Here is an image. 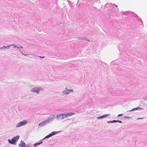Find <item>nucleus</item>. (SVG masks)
<instances>
[{
  "mask_svg": "<svg viewBox=\"0 0 147 147\" xmlns=\"http://www.w3.org/2000/svg\"><path fill=\"white\" fill-rule=\"evenodd\" d=\"M19 136H17L15 137H13L11 140L8 139V142L11 144H15L16 142H17L19 138Z\"/></svg>",
  "mask_w": 147,
  "mask_h": 147,
  "instance_id": "f257e3e1",
  "label": "nucleus"
},
{
  "mask_svg": "<svg viewBox=\"0 0 147 147\" xmlns=\"http://www.w3.org/2000/svg\"><path fill=\"white\" fill-rule=\"evenodd\" d=\"M75 114L73 113H65L64 114H61V115L62 116H63L65 118H67L69 116H71L73 115H74Z\"/></svg>",
  "mask_w": 147,
  "mask_h": 147,
  "instance_id": "f03ea898",
  "label": "nucleus"
},
{
  "mask_svg": "<svg viewBox=\"0 0 147 147\" xmlns=\"http://www.w3.org/2000/svg\"><path fill=\"white\" fill-rule=\"evenodd\" d=\"M27 122V121H20L16 125V127H19L23 125H25Z\"/></svg>",
  "mask_w": 147,
  "mask_h": 147,
  "instance_id": "7ed1b4c3",
  "label": "nucleus"
},
{
  "mask_svg": "<svg viewBox=\"0 0 147 147\" xmlns=\"http://www.w3.org/2000/svg\"><path fill=\"white\" fill-rule=\"evenodd\" d=\"M49 121L47 120L40 123L38 124L39 127H41L42 126L45 125L46 123H47Z\"/></svg>",
  "mask_w": 147,
  "mask_h": 147,
  "instance_id": "20e7f679",
  "label": "nucleus"
},
{
  "mask_svg": "<svg viewBox=\"0 0 147 147\" xmlns=\"http://www.w3.org/2000/svg\"><path fill=\"white\" fill-rule=\"evenodd\" d=\"M25 146V143L22 141H21L20 143L18 144L19 147H24Z\"/></svg>",
  "mask_w": 147,
  "mask_h": 147,
  "instance_id": "39448f33",
  "label": "nucleus"
},
{
  "mask_svg": "<svg viewBox=\"0 0 147 147\" xmlns=\"http://www.w3.org/2000/svg\"><path fill=\"white\" fill-rule=\"evenodd\" d=\"M32 92H35L37 93H38L39 92V89L37 88H33L32 90Z\"/></svg>",
  "mask_w": 147,
  "mask_h": 147,
  "instance_id": "423d86ee",
  "label": "nucleus"
},
{
  "mask_svg": "<svg viewBox=\"0 0 147 147\" xmlns=\"http://www.w3.org/2000/svg\"><path fill=\"white\" fill-rule=\"evenodd\" d=\"M54 135V134H49V135H47V136H46L45 137V138H48L52 136L53 135Z\"/></svg>",
  "mask_w": 147,
  "mask_h": 147,
  "instance_id": "0eeeda50",
  "label": "nucleus"
},
{
  "mask_svg": "<svg viewBox=\"0 0 147 147\" xmlns=\"http://www.w3.org/2000/svg\"><path fill=\"white\" fill-rule=\"evenodd\" d=\"M117 120H114L112 121H109L107 122L108 123H115L117 122Z\"/></svg>",
  "mask_w": 147,
  "mask_h": 147,
  "instance_id": "6e6552de",
  "label": "nucleus"
},
{
  "mask_svg": "<svg viewBox=\"0 0 147 147\" xmlns=\"http://www.w3.org/2000/svg\"><path fill=\"white\" fill-rule=\"evenodd\" d=\"M42 142H41L40 143H37L34 144V147H36V146L40 144Z\"/></svg>",
  "mask_w": 147,
  "mask_h": 147,
  "instance_id": "1a4fd4ad",
  "label": "nucleus"
},
{
  "mask_svg": "<svg viewBox=\"0 0 147 147\" xmlns=\"http://www.w3.org/2000/svg\"><path fill=\"white\" fill-rule=\"evenodd\" d=\"M143 108H141V107H137V108H134V109H133L132 110V111L133 110H137V109H142Z\"/></svg>",
  "mask_w": 147,
  "mask_h": 147,
  "instance_id": "9d476101",
  "label": "nucleus"
},
{
  "mask_svg": "<svg viewBox=\"0 0 147 147\" xmlns=\"http://www.w3.org/2000/svg\"><path fill=\"white\" fill-rule=\"evenodd\" d=\"M109 115V114L104 115L101 116V117H105L107 116H108Z\"/></svg>",
  "mask_w": 147,
  "mask_h": 147,
  "instance_id": "9b49d317",
  "label": "nucleus"
},
{
  "mask_svg": "<svg viewBox=\"0 0 147 147\" xmlns=\"http://www.w3.org/2000/svg\"><path fill=\"white\" fill-rule=\"evenodd\" d=\"M117 122H118L119 123H122V121H119V120H117Z\"/></svg>",
  "mask_w": 147,
  "mask_h": 147,
  "instance_id": "f8f14e48",
  "label": "nucleus"
},
{
  "mask_svg": "<svg viewBox=\"0 0 147 147\" xmlns=\"http://www.w3.org/2000/svg\"><path fill=\"white\" fill-rule=\"evenodd\" d=\"M117 122H118L119 123H122V121H119V120H117Z\"/></svg>",
  "mask_w": 147,
  "mask_h": 147,
  "instance_id": "ddd939ff",
  "label": "nucleus"
},
{
  "mask_svg": "<svg viewBox=\"0 0 147 147\" xmlns=\"http://www.w3.org/2000/svg\"><path fill=\"white\" fill-rule=\"evenodd\" d=\"M123 115V114H120L118 115V117H119L120 116H122Z\"/></svg>",
  "mask_w": 147,
  "mask_h": 147,
  "instance_id": "4468645a",
  "label": "nucleus"
},
{
  "mask_svg": "<svg viewBox=\"0 0 147 147\" xmlns=\"http://www.w3.org/2000/svg\"><path fill=\"white\" fill-rule=\"evenodd\" d=\"M51 134H54V135L56 134L55 132H53Z\"/></svg>",
  "mask_w": 147,
  "mask_h": 147,
  "instance_id": "2eb2a0df",
  "label": "nucleus"
},
{
  "mask_svg": "<svg viewBox=\"0 0 147 147\" xmlns=\"http://www.w3.org/2000/svg\"><path fill=\"white\" fill-rule=\"evenodd\" d=\"M40 57L41 58H43L44 57Z\"/></svg>",
  "mask_w": 147,
  "mask_h": 147,
  "instance_id": "dca6fc26",
  "label": "nucleus"
},
{
  "mask_svg": "<svg viewBox=\"0 0 147 147\" xmlns=\"http://www.w3.org/2000/svg\"><path fill=\"white\" fill-rule=\"evenodd\" d=\"M99 118H102V117H101V116L99 117Z\"/></svg>",
  "mask_w": 147,
  "mask_h": 147,
  "instance_id": "f3484780",
  "label": "nucleus"
},
{
  "mask_svg": "<svg viewBox=\"0 0 147 147\" xmlns=\"http://www.w3.org/2000/svg\"><path fill=\"white\" fill-rule=\"evenodd\" d=\"M69 90L70 91H73V90Z\"/></svg>",
  "mask_w": 147,
  "mask_h": 147,
  "instance_id": "a211bd4d",
  "label": "nucleus"
},
{
  "mask_svg": "<svg viewBox=\"0 0 147 147\" xmlns=\"http://www.w3.org/2000/svg\"><path fill=\"white\" fill-rule=\"evenodd\" d=\"M142 119V118H139V119Z\"/></svg>",
  "mask_w": 147,
  "mask_h": 147,
  "instance_id": "6ab92c4d",
  "label": "nucleus"
},
{
  "mask_svg": "<svg viewBox=\"0 0 147 147\" xmlns=\"http://www.w3.org/2000/svg\"><path fill=\"white\" fill-rule=\"evenodd\" d=\"M26 147H29V146H26Z\"/></svg>",
  "mask_w": 147,
  "mask_h": 147,
  "instance_id": "aec40b11",
  "label": "nucleus"
},
{
  "mask_svg": "<svg viewBox=\"0 0 147 147\" xmlns=\"http://www.w3.org/2000/svg\"><path fill=\"white\" fill-rule=\"evenodd\" d=\"M68 94V93H65L66 94Z\"/></svg>",
  "mask_w": 147,
  "mask_h": 147,
  "instance_id": "412c9836",
  "label": "nucleus"
}]
</instances>
